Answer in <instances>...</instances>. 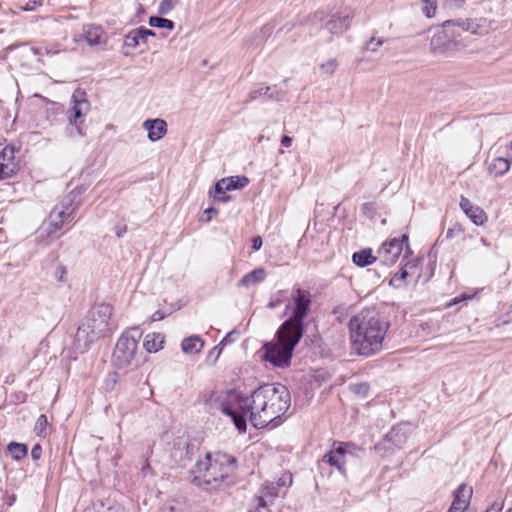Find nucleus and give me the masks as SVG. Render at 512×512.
Here are the masks:
<instances>
[{"label":"nucleus","instance_id":"35","mask_svg":"<svg viewBox=\"0 0 512 512\" xmlns=\"http://www.w3.org/2000/svg\"><path fill=\"white\" fill-rule=\"evenodd\" d=\"M385 42V39L384 38H375V37H371L369 41H367L366 43V46L365 48L367 50H370L372 52H375L377 50L378 47H380L381 45H383Z\"/></svg>","mask_w":512,"mask_h":512},{"label":"nucleus","instance_id":"13","mask_svg":"<svg viewBox=\"0 0 512 512\" xmlns=\"http://www.w3.org/2000/svg\"><path fill=\"white\" fill-rule=\"evenodd\" d=\"M353 14L347 12L345 14L327 15L324 12H316L313 16V23L320 24L321 27L327 29L331 34L339 35L350 27Z\"/></svg>","mask_w":512,"mask_h":512},{"label":"nucleus","instance_id":"20","mask_svg":"<svg viewBox=\"0 0 512 512\" xmlns=\"http://www.w3.org/2000/svg\"><path fill=\"white\" fill-rule=\"evenodd\" d=\"M143 128L147 131V137L152 142L160 140L167 133V123L160 118L145 120Z\"/></svg>","mask_w":512,"mask_h":512},{"label":"nucleus","instance_id":"5","mask_svg":"<svg viewBox=\"0 0 512 512\" xmlns=\"http://www.w3.org/2000/svg\"><path fill=\"white\" fill-rule=\"evenodd\" d=\"M236 463V458L229 454L218 452L212 456L206 453L192 469L193 483L206 489L217 488L221 481L235 471Z\"/></svg>","mask_w":512,"mask_h":512},{"label":"nucleus","instance_id":"8","mask_svg":"<svg viewBox=\"0 0 512 512\" xmlns=\"http://www.w3.org/2000/svg\"><path fill=\"white\" fill-rule=\"evenodd\" d=\"M89 110L90 103L86 93L80 89L75 90L72 95V107L67 111L69 125L66 127V133L70 138L85 135L82 124Z\"/></svg>","mask_w":512,"mask_h":512},{"label":"nucleus","instance_id":"25","mask_svg":"<svg viewBox=\"0 0 512 512\" xmlns=\"http://www.w3.org/2000/svg\"><path fill=\"white\" fill-rule=\"evenodd\" d=\"M164 336L160 333L147 334L143 346L149 353L158 352L163 348Z\"/></svg>","mask_w":512,"mask_h":512},{"label":"nucleus","instance_id":"27","mask_svg":"<svg viewBox=\"0 0 512 512\" xmlns=\"http://www.w3.org/2000/svg\"><path fill=\"white\" fill-rule=\"evenodd\" d=\"M279 493V488L275 483H268L266 484L262 489V496L258 499V505L259 507H266V498H268L270 501H273Z\"/></svg>","mask_w":512,"mask_h":512},{"label":"nucleus","instance_id":"54","mask_svg":"<svg viewBox=\"0 0 512 512\" xmlns=\"http://www.w3.org/2000/svg\"><path fill=\"white\" fill-rule=\"evenodd\" d=\"M481 242H482V244H483V245H485V246H488V245H489V244H488V242H487V240H486L485 238H481Z\"/></svg>","mask_w":512,"mask_h":512},{"label":"nucleus","instance_id":"10","mask_svg":"<svg viewBox=\"0 0 512 512\" xmlns=\"http://www.w3.org/2000/svg\"><path fill=\"white\" fill-rule=\"evenodd\" d=\"M360 451L362 448L354 443L334 442L333 448L323 456L322 461L336 467L342 475L346 476V463L350 458L357 457Z\"/></svg>","mask_w":512,"mask_h":512},{"label":"nucleus","instance_id":"40","mask_svg":"<svg viewBox=\"0 0 512 512\" xmlns=\"http://www.w3.org/2000/svg\"><path fill=\"white\" fill-rule=\"evenodd\" d=\"M42 5L41 1L38 0H29V2L25 6H21V8L25 11H34L38 7Z\"/></svg>","mask_w":512,"mask_h":512},{"label":"nucleus","instance_id":"47","mask_svg":"<svg viewBox=\"0 0 512 512\" xmlns=\"http://www.w3.org/2000/svg\"><path fill=\"white\" fill-rule=\"evenodd\" d=\"M262 238L260 236L254 237L252 240V248L258 251L262 247Z\"/></svg>","mask_w":512,"mask_h":512},{"label":"nucleus","instance_id":"32","mask_svg":"<svg viewBox=\"0 0 512 512\" xmlns=\"http://www.w3.org/2000/svg\"><path fill=\"white\" fill-rule=\"evenodd\" d=\"M422 3H423V8H422L423 14L428 18L433 17L435 15L436 9H437L436 0H422Z\"/></svg>","mask_w":512,"mask_h":512},{"label":"nucleus","instance_id":"18","mask_svg":"<svg viewBox=\"0 0 512 512\" xmlns=\"http://www.w3.org/2000/svg\"><path fill=\"white\" fill-rule=\"evenodd\" d=\"M472 488L461 484L454 492V499L448 512H464L469 506Z\"/></svg>","mask_w":512,"mask_h":512},{"label":"nucleus","instance_id":"23","mask_svg":"<svg viewBox=\"0 0 512 512\" xmlns=\"http://www.w3.org/2000/svg\"><path fill=\"white\" fill-rule=\"evenodd\" d=\"M203 347L204 341L196 335L183 339L181 343L182 351L186 354H197Z\"/></svg>","mask_w":512,"mask_h":512},{"label":"nucleus","instance_id":"15","mask_svg":"<svg viewBox=\"0 0 512 512\" xmlns=\"http://www.w3.org/2000/svg\"><path fill=\"white\" fill-rule=\"evenodd\" d=\"M19 149L12 145L5 146L0 151V180L13 177L20 170Z\"/></svg>","mask_w":512,"mask_h":512},{"label":"nucleus","instance_id":"2","mask_svg":"<svg viewBox=\"0 0 512 512\" xmlns=\"http://www.w3.org/2000/svg\"><path fill=\"white\" fill-rule=\"evenodd\" d=\"M389 326L376 310L363 309L349 321L352 349L361 356L379 352Z\"/></svg>","mask_w":512,"mask_h":512},{"label":"nucleus","instance_id":"19","mask_svg":"<svg viewBox=\"0 0 512 512\" xmlns=\"http://www.w3.org/2000/svg\"><path fill=\"white\" fill-rule=\"evenodd\" d=\"M460 207L475 225L481 226L487 221V215L484 210L479 206L473 205L469 199L461 197Z\"/></svg>","mask_w":512,"mask_h":512},{"label":"nucleus","instance_id":"26","mask_svg":"<svg viewBox=\"0 0 512 512\" xmlns=\"http://www.w3.org/2000/svg\"><path fill=\"white\" fill-rule=\"evenodd\" d=\"M352 260L357 266L365 267L378 259L377 256H373L371 249H363L361 251L355 252L352 256Z\"/></svg>","mask_w":512,"mask_h":512},{"label":"nucleus","instance_id":"43","mask_svg":"<svg viewBox=\"0 0 512 512\" xmlns=\"http://www.w3.org/2000/svg\"><path fill=\"white\" fill-rule=\"evenodd\" d=\"M462 233V228L459 225H455L453 228H449L446 233L447 238H453L456 235Z\"/></svg>","mask_w":512,"mask_h":512},{"label":"nucleus","instance_id":"57","mask_svg":"<svg viewBox=\"0 0 512 512\" xmlns=\"http://www.w3.org/2000/svg\"><path fill=\"white\" fill-rule=\"evenodd\" d=\"M510 309H511V313H512V305L510 306Z\"/></svg>","mask_w":512,"mask_h":512},{"label":"nucleus","instance_id":"53","mask_svg":"<svg viewBox=\"0 0 512 512\" xmlns=\"http://www.w3.org/2000/svg\"><path fill=\"white\" fill-rule=\"evenodd\" d=\"M277 304H278L277 302H273V301H271V302L268 304V306H269L270 308H274V307H276V306H277Z\"/></svg>","mask_w":512,"mask_h":512},{"label":"nucleus","instance_id":"14","mask_svg":"<svg viewBox=\"0 0 512 512\" xmlns=\"http://www.w3.org/2000/svg\"><path fill=\"white\" fill-rule=\"evenodd\" d=\"M407 441V433L400 426L393 427L385 437L374 446V450L381 456L401 449Z\"/></svg>","mask_w":512,"mask_h":512},{"label":"nucleus","instance_id":"50","mask_svg":"<svg viewBox=\"0 0 512 512\" xmlns=\"http://www.w3.org/2000/svg\"><path fill=\"white\" fill-rule=\"evenodd\" d=\"M31 52L34 54V55H42V49L41 48H36V47H32L31 48Z\"/></svg>","mask_w":512,"mask_h":512},{"label":"nucleus","instance_id":"30","mask_svg":"<svg viewBox=\"0 0 512 512\" xmlns=\"http://www.w3.org/2000/svg\"><path fill=\"white\" fill-rule=\"evenodd\" d=\"M143 43V36L136 29L131 30L124 39V46L135 49Z\"/></svg>","mask_w":512,"mask_h":512},{"label":"nucleus","instance_id":"46","mask_svg":"<svg viewBox=\"0 0 512 512\" xmlns=\"http://www.w3.org/2000/svg\"><path fill=\"white\" fill-rule=\"evenodd\" d=\"M172 2L173 0H162L159 7L160 13H166L172 7Z\"/></svg>","mask_w":512,"mask_h":512},{"label":"nucleus","instance_id":"55","mask_svg":"<svg viewBox=\"0 0 512 512\" xmlns=\"http://www.w3.org/2000/svg\"><path fill=\"white\" fill-rule=\"evenodd\" d=\"M459 302V299L458 298H454L453 300V303L452 304H457Z\"/></svg>","mask_w":512,"mask_h":512},{"label":"nucleus","instance_id":"21","mask_svg":"<svg viewBox=\"0 0 512 512\" xmlns=\"http://www.w3.org/2000/svg\"><path fill=\"white\" fill-rule=\"evenodd\" d=\"M103 30L99 26H84L83 33L75 36V41H85L89 46H96L101 43Z\"/></svg>","mask_w":512,"mask_h":512},{"label":"nucleus","instance_id":"36","mask_svg":"<svg viewBox=\"0 0 512 512\" xmlns=\"http://www.w3.org/2000/svg\"><path fill=\"white\" fill-rule=\"evenodd\" d=\"M351 389L354 393L365 396L368 393L369 385L367 383H359L352 385Z\"/></svg>","mask_w":512,"mask_h":512},{"label":"nucleus","instance_id":"29","mask_svg":"<svg viewBox=\"0 0 512 512\" xmlns=\"http://www.w3.org/2000/svg\"><path fill=\"white\" fill-rule=\"evenodd\" d=\"M8 451L15 460H21L27 455V446L22 443L11 442L8 445Z\"/></svg>","mask_w":512,"mask_h":512},{"label":"nucleus","instance_id":"11","mask_svg":"<svg viewBox=\"0 0 512 512\" xmlns=\"http://www.w3.org/2000/svg\"><path fill=\"white\" fill-rule=\"evenodd\" d=\"M456 21L447 20L443 29L434 33L430 41V48L435 54H445L456 46L455 38L459 36L455 31Z\"/></svg>","mask_w":512,"mask_h":512},{"label":"nucleus","instance_id":"37","mask_svg":"<svg viewBox=\"0 0 512 512\" xmlns=\"http://www.w3.org/2000/svg\"><path fill=\"white\" fill-rule=\"evenodd\" d=\"M139 34H141L143 36V43L145 44L147 42V38L148 37H155L156 34L154 31L150 30V29H147L145 27H139V28H135Z\"/></svg>","mask_w":512,"mask_h":512},{"label":"nucleus","instance_id":"7","mask_svg":"<svg viewBox=\"0 0 512 512\" xmlns=\"http://www.w3.org/2000/svg\"><path fill=\"white\" fill-rule=\"evenodd\" d=\"M312 295L308 290L294 285L291 291V302L286 305V311L291 309L290 317L281 326L282 330H292L298 336H303L304 319L310 312Z\"/></svg>","mask_w":512,"mask_h":512},{"label":"nucleus","instance_id":"56","mask_svg":"<svg viewBox=\"0 0 512 512\" xmlns=\"http://www.w3.org/2000/svg\"><path fill=\"white\" fill-rule=\"evenodd\" d=\"M507 512H512V508H510Z\"/></svg>","mask_w":512,"mask_h":512},{"label":"nucleus","instance_id":"42","mask_svg":"<svg viewBox=\"0 0 512 512\" xmlns=\"http://www.w3.org/2000/svg\"><path fill=\"white\" fill-rule=\"evenodd\" d=\"M42 455V447L39 444H36L32 447L31 457L33 460H38Z\"/></svg>","mask_w":512,"mask_h":512},{"label":"nucleus","instance_id":"24","mask_svg":"<svg viewBox=\"0 0 512 512\" xmlns=\"http://www.w3.org/2000/svg\"><path fill=\"white\" fill-rule=\"evenodd\" d=\"M265 97L268 100H277L280 101L283 99L284 95L276 90L275 87H261L259 89H256L250 93V99L255 100L259 97Z\"/></svg>","mask_w":512,"mask_h":512},{"label":"nucleus","instance_id":"22","mask_svg":"<svg viewBox=\"0 0 512 512\" xmlns=\"http://www.w3.org/2000/svg\"><path fill=\"white\" fill-rule=\"evenodd\" d=\"M267 273L264 268H256L244 275L238 283V286L251 287L265 280Z\"/></svg>","mask_w":512,"mask_h":512},{"label":"nucleus","instance_id":"38","mask_svg":"<svg viewBox=\"0 0 512 512\" xmlns=\"http://www.w3.org/2000/svg\"><path fill=\"white\" fill-rule=\"evenodd\" d=\"M322 69L327 73H333L337 67V61L335 59H330L326 63L322 64Z\"/></svg>","mask_w":512,"mask_h":512},{"label":"nucleus","instance_id":"41","mask_svg":"<svg viewBox=\"0 0 512 512\" xmlns=\"http://www.w3.org/2000/svg\"><path fill=\"white\" fill-rule=\"evenodd\" d=\"M66 274H67L66 268L64 266H59L54 273V277L57 281L63 282V281H65Z\"/></svg>","mask_w":512,"mask_h":512},{"label":"nucleus","instance_id":"49","mask_svg":"<svg viewBox=\"0 0 512 512\" xmlns=\"http://www.w3.org/2000/svg\"><path fill=\"white\" fill-rule=\"evenodd\" d=\"M282 146L289 148L292 145V138L288 135H283L281 138Z\"/></svg>","mask_w":512,"mask_h":512},{"label":"nucleus","instance_id":"1","mask_svg":"<svg viewBox=\"0 0 512 512\" xmlns=\"http://www.w3.org/2000/svg\"><path fill=\"white\" fill-rule=\"evenodd\" d=\"M229 403L221 404V411L230 416L240 432H246L247 420L256 429L275 428L291 405L289 390L282 384H265L250 395L231 393Z\"/></svg>","mask_w":512,"mask_h":512},{"label":"nucleus","instance_id":"12","mask_svg":"<svg viewBox=\"0 0 512 512\" xmlns=\"http://www.w3.org/2000/svg\"><path fill=\"white\" fill-rule=\"evenodd\" d=\"M404 246H406L405 257L412 253L408 245V235L403 234L399 238H393L386 241L377 251V259L384 266L393 265L401 255Z\"/></svg>","mask_w":512,"mask_h":512},{"label":"nucleus","instance_id":"3","mask_svg":"<svg viewBox=\"0 0 512 512\" xmlns=\"http://www.w3.org/2000/svg\"><path fill=\"white\" fill-rule=\"evenodd\" d=\"M113 308L110 304L94 305L86 314L75 334V348L86 352L90 345L100 338L110 336L117 328L112 319Z\"/></svg>","mask_w":512,"mask_h":512},{"label":"nucleus","instance_id":"48","mask_svg":"<svg viewBox=\"0 0 512 512\" xmlns=\"http://www.w3.org/2000/svg\"><path fill=\"white\" fill-rule=\"evenodd\" d=\"M165 316H166V315H165V313H164V312H162V311H160V310H157V311H155V312L152 314V316H151V320H152L153 322H155V321H160V320L164 319V318H165Z\"/></svg>","mask_w":512,"mask_h":512},{"label":"nucleus","instance_id":"31","mask_svg":"<svg viewBox=\"0 0 512 512\" xmlns=\"http://www.w3.org/2000/svg\"><path fill=\"white\" fill-rule=\"evenodd\" d=\"M149 25L151 27L168 30H173L175 26L172 20L158 16H151L149 18Z\"/></svg>","mask_w":512,"mask_h":512},{"label":"nucleus","instance_id":"6","mask_svg":"<svg viewBox=\"0 0 512 512\" xmlns=\"http://www.w3.org/2000/svg\"><path fill=\"white\" fill-rule=\"evenodd\" d=\"M301 338L292 330H282L280 326L274 339L263 345L261 358L274 367L287 368L291 364L293 351Z\"/></svg>","mask_w":512,"mask_h":512},{"label":"nucleus","instance_id":"16","mask_svg":"<svg viewBox=\"0 0 512 512\" xmlns=\"http://www.w3.org/2000/svg\"><path fill=\"white\" fill-rule=\"evenodd\" d=\"M249 179L246 176H231L222 178L215 184V198L223 203L230 200V196L225 195L226 191L238 190L246 187Z\"/></svg>","mask_w":512,"mask_h":512},{"label":"nucleus","instance_id":"4","mask_svg":"<svg viewBox=\"0 0 512 512\" xmlns=\"http://www.w3.org/2000/svg\"><path fill=\"white\" fill-rule=\"evenodd\" d=\"M79 208L78 194L70 192L50 212L49 218L36 231V239L48 245L68 231L76 217Z\"/></svg>","mask_w":512,"mask_h":512},{"label":"nucleus","instance_id":"33","mask_svg":"<svg viewBox=\"0 0 512 512\" xmlns=\"http://www.w3.org/2000/svg\"><path fill=\"white\" fill-rule=\"evenodd\" d=\"M47 417L44 414H41L35 423L34 431L39 436H45L46 435V428H47Z\"/></svg>","mask_w":512,"mask_h":512},{"label":"nucleus","instance_id":"9","mask_svg":"<svg viewBox=\"0 0 512 512\" xmlns=\"http://www.w3.org/2000/svg\"><path fill=\"white\" fill-rule=\"evenodd\" d=\"M141 336L142 333L134 328L118 339L113 352V363L117 368H126L132 364Z\"/></svg>","mask_w":512,"mask_h":512},{"label":"nucleus","instance_id":"45","mask_svg":"<svg viewBox=\"0 0 512 512\" xmlns=\"http://www.w3.org/2000/svg\"><path fill=\"white\" fill-rule=\"evenodd\" d=\"M222 349H223V347H221L220 344L212 348V350L209 353V357L214 355V359H213L212 363H215L217 361V359L219 358V356L222 352Z\"/></svg>","mask_w":512,"mask_h":512},{"label":"nucleus","instance_id":"17","mask_svg":"<svg viewBox=\"0 0 512 512\" xmlns=\"http://www.w3.org/2000/svg\"><path fill=\"white\" fill-rule=\"evenodd\" d=\"M456 21V27L462 31H468L472 34L485 35L489 33L492 27V21L486 18L478 19H458Z\"/></svg>","mask_w":512,"mask_h":512},{"label":"nucleus","instance_id":"34","mask_svg":"<svg viewBox=\"0 0 512 512\" xmlns=\"http://www.w3.org/2000/svg\"><path fill=\"white\" fill-rule=\"evenodd\" d=\"M408 273L404 268H401L398 272L394 274V276L390 280V285L399 288L403 284L406 279Z\"/></svg>","mask_w":512,"mask_h":512},{"label":"nucleus","instance_id":"51","mask_svg":"<svg viewBox=\"0 0 512 512\" xmlns=\"http://www.w3.org/2000/svg\"><path fill=\"white\" fill-rule=\"evenodd\" d=\"M372 204L371 203H364L362 205V209L363 210H369L371 208Z\"/></svg>","mask_w":512,"mask_h":512},{"label":"nucleus","instance_id":"28","mask_svg":"<svg viewBox=\"0 0 512 512\" xmlns=\"http://www.w3.org/2000/svg\"><path fill=\"white\" fill-rule=\"evenodd\" d=\"M510 168V162L505 158H495L489 166V170L495 175H503Z\"/></svg>","mask_w":512,"mask_h":512},{"label":"nucleus","instance_id":"39","mask_svg":"<svg viewBox=\"0 0 512 512\" xmlns=\"http://www.w3.org/2000/svg\"><path fill=\"white\" fill-rule=\"evenodd\" d=\"M275 484L278 488L283 486H290L292 484V476L290 474H285L280 477Z\"/></svg>","mask_w":512,"mask_h":512},{"label":"nucleus","instance_id":"44","mask_svg":"<svg viewBox=\"0 0 512 512\" xmlns=\"http://www.w3.org/2000/svg\"><path fill=\"white\" fill-rule=\"evenodd\" d=\"M236 334L235 331L229 332L226 334V336L222 339V341L219 343L221 347H223L226 344L233 343L235 341L234 335Z\"/></svg>","mask_w":512,"mask_h":512},{"label":"nucleus","instance_id":"52","mask_svg":"<svg viewBox=\"0 0 512 512\" xmlns=\"http://www.w3.org/2000/svg\"><path fill=\"white\" fill-rule=\"evenodd\" d=\"M205 213H217V210L213 207H210L208 209L205 210Z\"/></svg>","mask_w":512,"mask_h":512}]
</instances>
